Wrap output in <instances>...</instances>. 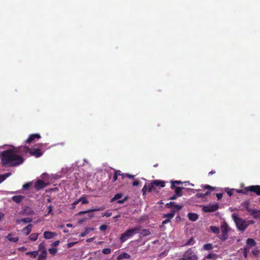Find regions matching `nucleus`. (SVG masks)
Segmentation results:
<instances>
[{"label":"nucleus","instance_id":"obj_48","mask_svg":"<svg viewBox=\"0 0 260 260\" xmlns=\"http://www.w3.org/2000/svg\"><path fill=\"white\" fill-rule=\"evenodd\" d=\"M147 190V185L146 184H145V185L143 186V187L142 189V191L143 196L146 195Z\"/></svg>","mask_w":260,"mask_h":260},{"label":"nucleus","instance_id":"obj_26","mask_svg":"<svg viewBox=\"0 0 260 260\" xmlns=\"http://www.w3.org/2000/svg\"><path fill=\"white\" fill-rule=\"evenodd\" d=\"M153 182L155 186H160L161 187H164L165 186V182L164 181L155 180L153 181Z\"/></svg>","mask_w":260,"mask_h":260},{"label":"nucleus","instance_id":"obj_10","mask_svg":"<svg viewBox=\"0 0 260 260\" xmlns=\"http://www.w3.org/2000/svg\"><path fill=\"white\" fill-rule=\"evenodd\" d=\"M248 189L250 192H254L257 196H260V185L249 186Z\"/></svg>","mask_w":260,"mask_h":260},{"label":"nucleus","instance_id":"obj_47","mask_svg":"<svg viewBox=\"0 0 260 260\" xmlns=\"http://www.w3.org/2000/svg\"><path fill=\"white\" fill-rule=\"evenodd\" d=\"M112 215V212L109 211H107L105 213H103L102 214V216L103 217L106 216V217H110Z\"/></svg>","mask_w":260,"mask_h":260},{"label":"nucleus","instance_id":"obj_55","mask_svg":"<svg viewBox=\"0 0 260 260\" xmlns=\"http://www.w3.org/2000/svg\"><path fill=\"white\" fill-rule=\"evenodd\" d=\"M196 197L198 198H204V193H198L196 194Z\"/></svg>","mask_w":260,"mask_h":260},{"label":"nucleus","instance_id":"obj_56","mask_svg":"<svg viewBox=\"0 0 260 260\" xmlns=\"http://www.w3.org/2000/svg\"><path fill=\"white\" fill-rule=\"evenodd\" d=\"M139 184H140V182L138 180H135L133 182V185L134 186H138Z\"/></svg>","mask_w":260,"mask_h":260},{"label":"nucleus","instance_id":"obj_51","mask_svg":"<svg viewBox=\"0 0 260 260\" xmlns=\"http://www.w3.org/2000/svg\"><path fill=\"white\" fill-rule=\"evenodd\" d=\"M80 202L79 200H77L75 201H74L73 204H72V208L74 209L75 208V206L79 203Z\"/></svg>","mask_w":260,"mask_h":260},{"label":"nucleus","instance_id":"obj_1","mask_svg":"<svg viewBox=\"0 0 260 260\" xmlns=\"http://www.w3.org/2000/svg\"><path fill=\"white\" fill-rule=\"evenodd\" d=\"M29 150L28 147L21 146L13 147L12 148L0 152V159L3 167H14L22 164L24 158L21 156L23 151Z\"/></svg>","mask_w":260,"mask_h":260},{"label":"nucleus","instance_id":"obj_17","mask_svg":"<svg viewBox=\"0 0 260 260\" xmlns=\"http://www.w3.org/2000/svg\"><path fill=\"white\" fill-rule=\"evenodd\" d=\"M104 209V207H99V208H93V209H90V210H88L80 211V212H79L78 213V214L79 215H82V214H85V213H87V212H89V211H92L93 212H95V211H102V210H103Z\"/></svg>","mask_w":260,"mask_h":260},{"label":"nucleus","instance_id":"obj_5","mask_svg":"<svg viewBox=\"0 0 260 260\" xmlns=\"http://www.w3.org/2000/svg\"><path fill=\"white\" fill-rule=\"evenodd\" d=\"M29 150L27 151H23V154L29 153L30 155L34 156L36 157H40L43 154V152L41 150L40 148L34 147L32 149H30L28 147Z\"/></svg>","mask_w":260,"mask_h":260},{"label":"nucleus","instance_id":"obj_22","mask_svg":"<svg viewBox=\"0 0 260 260\" xmlns=\"http://www.w3.org/2000/svg\"><path fill=\"white\" fill-rule=\"evenodd\" d=\"M139 227V232L137 233L140 234L143 236H147L150 234V232L147 229H141L140 226Z\"/></svg>","mask_w":260,"mask_h":260},{"label":"nucleus","instance_id":"obj_2","mask_svg":"<svg viewBox=\"0 0 260 260\" xmlns=\"http://www.w3.org/2000/svg\"><path fill=\"white\" fill-rule=\"evenodd\" d=\"M139 230V226H136L134 228H131L126 230L124 233L121 235L120 237V242L121 243L124 242L128 238L132 237L135 234H137Z\"/></svg>","mask_w":260,"mask_h":260},{"label":"nucleus","instance_id":"obj_23","mask_svg":"<svg viewBox=\"0 0 260 260\" xmlns=\"http://www.w3.org/2000/svg\"><path fill=\"white\" fill-rule=\"evenodd\" d=\"M6 238L11 242H18L19 238L18 237H12V234L11 233H9L6 237Z\"/></svg>","mask_w":260,"mask_h":260},{"label":"nucleus","instance_id":"obj_59","mask_svg":"<svg viewBox=\"0 0 260 260\" xmlns=\"http://www.w3.org/2000/svg\"><path fill=\"white\" fill-rule=\"evenodd\" d=\"M11 175V173H7L4 175H2L3 176V177H5V180L8 177H9Z\"/></svg>","mask_w":260,"mask_h":260},{"label":"nucleus","instance_id":"obj_25","mask_svg":"<svg viewBox=\"0 0 260 260\" xmlns=\"http://www.w3.org/2000/svg\"><path fill=\"white\" fill-rule=\"evenodd\" d=\"M47 253L46 250L42 251L40 254L39 255L38 260H45L47 257Z\"/></svg>","mask_w":260,"mask_h":260},{"label":"nucleus","instance_id":"obj_35","mask_svg":"<svg viewBox=\"0 0 260 260\" xmlns=\"http://www.w3.org/2000/svg\"><path fill=\"white\" fill-rule=\"evenodd\" d=\"M210 228L211 231L214 234H218L219 233V229L217 226H211Z\"/></svg>","mask_w":260,"mask_h":260},{"label":"nucleus","instance_id":"obj_19","mask_svg":"<svg viewBox=\"0 0 260 260\" xmlns=\"http://www.w3.org/2000/svg\"><path fill=\"white\" fill-rule=\"evenodd\" d=\"M24 199V197L21 195L15 196L12 198V200L16 203L19 204Z\"/></svg>","mask_w":260,"mask_h":260},{"label":"nucleus","instance_id":"obj_49","mask_svg":"<svg viewBox=\"0 0 260 260\" xmlns=\"http://www.w3.org/2000/svg\"><path fill=\"white\" fill-rule=\"evenodd\" d=\"M30 185H31V183H25L24 184L23 186H22V188L24 190H26L28 188H29L30 186Z\"/></svg>","mask_w":260,"mask_h":260},{"label":"nucleus","instance_id":"obj_38","mask_svg":"<svg viewBox=\"0 0 260 260\" xmlns=\"http://www.w3.org/2000/svg\"><path fill=\"white\" fill-rule=\"evenodd\" d=\"M48 251L50 254H51L52 255H55L57 253V249L54 248H50L48 250Z\"/></svg>","mask_w":260,"mask_h":260},{"label":"nucleus","instance_id":"obj_36","mask_svg":"<svg viewBox=\"0 0 260 260\" xmlns=\"http://www.w3.org/2000/svg\"><path fill=\"white\" fill-rule=\"evenodd\" d=\"M115 173L117 174V176H121L122 179L125 178V173H122L120 170H116L114 169Z\"/></svg>","mask_w":260,"mask_h":260},{"label":"nucleus","instance_id":"obj_14","mask_svg":"<svg viewBox=\"0 0 260 260\" xmlns=\"http://www.w3.org/2000/svg\"><path fill=\"white\" fill-rule=\"evenodd\" d=\"M256 244L255 241L252 238H248L246 241V246L248 249L255 246Z\"/></svg>","mask_w":260,"mask_h":260},{"label":"nucleus","instance_id":"obj_60","mask_svg":"<svg viewBox=\"0 0 260 260\" xmlns=\"http://www.w3.org/2000/svg\"><path fill=\"white\" fill-rule=\"evenodd\" d=\"M48 214H53L52 213V207L51 206H49L48 208Z\"/></svg>","mask_w":260,"mask_h":260},{"label":"nucleus","instance_id":"obj_3","mask_svg":"<svg viewBox=\"0 0 260 260\" xmlns=\"http://www.w3.org/2000/svg\"><path fill=\"white\" fill-rule=\"evenodd\" d=\"M233 218L236 223L237 229L241 231H245L248 226L245 220L237 217L235 214L232 215Z\"/></svg>","mask_w":260,"mask_h":260},{"label":"nucleus","instance_id":"obj_27","mask_svg":"<svg viewBox=\"0 0 260 260\" xmlns=\"http://www.w3.org/2000/svg\"><path fill=\"white\" fill-rule=\"evenodd\" d=\"M93 231V228H86L85 229V231L83 233H82L81 234H80V237H85L86 235H87V234H88V233L90 232H91V231Z\"/></svg>","mask_w":260,"mask_h":260},{"label":"nucleus","instance_id":"obj_29","mask_svg":"<svg viewBox=\"0 0 260 260\" xmlns=\"http://www.w3.org/2000/svg\"><path fill=\"white\" fill-rule=\"evenodd\" d=\"M25 254L30 255L32 258H36L38 255V251H30L26 252Z\"/></svg>","mask_w":260,"mask_h":260},{"label":"nucleus","instance_id":"obj_44","mask_svg":"<svg viewBox=\"0 0 260 260\" xmlns=\"http://www.w3.org/2000/svg\"><path fill=\"white\" fill-rule=\"evenodd\" d=\"M249 249L247 247H244L243 248V255L244 257L246 258L247 256L248 253L249 252Z\"/></svg>","mask_w":260,"mask_h":260},{"label":"nucleus","instance_id":"obj_24","mask_svg":"<svg viewBox=\"0 0 260 260\" xmlns=\"http://www.w3.org/2000/svg\"><path fill=\"white\" fill-rule=\"evenodd\" d=\"M32 220V219L30 217L22 218L20 220H17L16 222L18 224L20 223V222H23L25 223H30Z\"/></svg>","mask_w":260,"mask_h":260},{"label":"nucleus","instance_id":"obj_12","mask_svg":"<svg viewBox=\"0 0 260 260\" xmlns=\"http://www.w3.org/2000/svg\"><path fill=\"white\" fill-rule=\"evenodd\" d=\"M41 138V136L38 134H31L29 136L27 139L25 141V143H30L32 142L35 139H39Z\"/></svg>","mask_w":260,"mask_h":260},{"label":"nucleus","instance_id":"obj_63","mask_svg":"<svg viewBox=\"0 0 260 260\" xmlns=\"http://www.w3.org/2000/svg\"><path fill=\"white\" fill-rule=\"evenodd\" d=\"M226 192L230 197H231L233 195L232 190H229L228 191H226Z\"/></svg>","mask_w":260,"mask_h":260},{"label":"nucleus","instance_id":"obj_15","mask_svg":"<svg viewBox=\"0 0 260 260\" xmlns=\"http://www.w3.org/2000/svg\"><path fill=\"white\" fill-rule=\"evenodd\" d=\"M44 238L46 239H50L56 235V233L52 232L45 231L44 232Z\"/></svg>","mask_w":260,"mask_h":260},{"label":"nucleus","instance_id":"obj_57","mask_svg":"<svg viewBox=\"0 0 260 260\" xmlns=\"http://www.w3.org/2000/svg\"><path fill=\"white\" fill-rule=\"evenodd\" d=\"M88 213V216L89 218H92L94 216L93 213L92 211H89L87 212Z\"/></svg>","mask_w":260,"mask_h":260},{"label":"nucleus","instance_id":"obj_62","mask_svg":"<svg viewBox=\"0 0 260 260\" xmlns=\"http://www.w3.org/2000/svg\"><path fill=\"white\" fill-rule=\"evenodd\" d=\"M178 197V195H177L176 194H175L173 196H172L170 198V199L171 200H174L176 199Z\"/></svg>","mask_w":260,"mask_h":260},{"label":"nucleus","instance_id":"obj_50","mask_svg":"<svg viewBox=\"0 0 260 260\" xmlns=\"http://www.w3.org/2000/svg\"><path fill=\"white\" fill-rule=\"evenodd\" d=\"M107 229V225L106 224H102L101 225L100 228H99V229L100 230V231H105L106 229Z\"/></svg>","mask_w":260,"mask_h":260},{"label":"nucleus","instance_id":"obj_6","mask_svg":"<svg viewBox=\"0 0 260 260\" xmlns=\"http://www.w3.org/2000/svg\"><path fill=\"white\" fill-rule=\"evenodd\" d=\"M219 208L218 204H209L206 206H204L202 210L205 212H212L216 211Z\"/></svg>","mask_w":260,"mask_h":260},{"label":"nucleus","instance_id":"obj_18","mask_svg":"<svg viewBox=\"0 0 260 260\" xmlns=\"http://www.w3.org/2000/svg\"><path fill=\"white\" fill-rule=\"evenodd\" d=\"M32 225L31 224H29L22 230V232L25 235H28L30 233V232L32 230Z\"/></svg>","mask_w":260,"mask_h":260},{"label":"nucleus","instance_id":"obj_53","mask_svg":"<svg viewBox=\"0 0 260 260\" xmlns=\"http://www.w3.org/2000/svg\"><path fill=\"white\" fill-rule=\"evenodd\" d=\"M59 243H60L59 241H58V240L55 241V242H54L53 243H52V246L54 247H57L58 246Z\"/></svg>","mask_w":260,"mask_h":260},{"label":"nucleus","instance_id":"obj_58","mask_svg":"<svg viewBox=\"0 0 260 260\" xmlns=\"http://www.w3.org/2000/svg\"><path fill=\"white\" fill-rule=\"evenodd\" d=\"M76 243V242H70V243H69L67 244V247L68 248H71V247H73Z\"/></svg>","mask_w":260,"mask_h":260},{"label":"nucleus","instance_id":"obj_41","mask_svg":"<svg viewBox=\"0 0 260 260\" xmlns=\"http://www.w3.org/2000/svg\"><path fill=\"white\" fill-rule=\"evenodd\" d=\"M155 184H154V182H152L151 184H149L147 187H148V191L151 192L152 191L153 189L154 188Z\"/></svg>","mask_w":260,"mask_h":260},{"label":"nucleus","instance_id":"obj_33","mask_svg":"<svg viewBox=\"0 0 260 260\" xmlns=\"http://www.w3.org/2000/svg\"><path fill=\"white\" fill-rule=\"evenodd\" d=\"M24 212L26 213L27 215H32L34 214V211L28 207H26L24 209Z\"/></svg>","mask_w":260,"mask_h":260},{"label":"nucleus","instance_id":"obj_43","mask_svg":"<svg viewBox=\"0 0 260 260\" xmlns=\"http://www.w3.org/2000/svg\"><path fill=\"white\" fill-rule=\"evenodd\" d=\"M194 243V241L193 240V238H191L189 239L186 243L185 244V245H192Z\"/></svg>","mask_w":260,"mask_h":260},{"label":"nucleus","instance_id":"obj_20","mask_svg":"<svg viewBox=\"0 0 260 260\" xmlns=\"http://www.w3.org/2000/svg\"><path fill=\"white\" fill-rule=\"evenodd\" d=\"M131 255L127 253L122 252L117 257V260H121L122 259H128Z\"/></svg>","mask_w":260,"mask_h":260},{"label":"nucleus","instance_id":"obj_7","mask_svg":"<svg viewBox=\"0 0 260 260\" xmlns=\"http://www.w3.org/2000/svg\"><path fill=\"white\" fill-rule=\"evenodd\" d=\"M122 196H123V194L121 193H118L116 194L114 196V197L111 199V202H113L115 201H117L116 203L118 204L123 203L127 199V197H125L122 200H119L122 198Z\"/></svg>","mask_w":260,"mask_h":260},{"label":"nucleus","instance_id":"obj_39","mask_svg":"<svg viewBox=\"0 0 260 260\" xmlns=\"http://www.w3.org/2000/svg\"><path fill=\"white\" fill-rule=\"evenodd\" d=\"M38 249L39 251H43V250H46L45 249L44 243H41L39 244V245L38 246Z\"/></svg>","mask_w":260,"mask_h":260},{"label":"nucleus","instance_id":"obj_31","mask_svg":"<svg viewBox=\"0 0 260 260\" xmlns=\"http://www.w3.org/2000/svg\"><path fill=\"white\" fill-rule=\"evenodd\" d=\"M213 248V246L212 243L205 244L203 246V249L206 250H211Z\"/></svg>","mask_w":260,"mask_h":260},{"label":"nucleus","instance_id":"obj_42","mask_svg":"<svg viewBox=\"0 0 260 260\" xmlns=\"http://www.w3.org/2000/svg\"><path fill=\"white\" fill-rule=\"evenodd\" d=\"M202 188L204 190H205V189L214 190V187H212L210 185H208V184L202 186Z\"/></svg>","mask_w":260,"mask_h":260},{"label":"nucleus","instance_id":"obj_28","mask_svg":"<svg viewBox=\"0 0 260 260\" xmlns=\"http://www.w3.org/2000/svg\"><path fill=\"white\" fill-rule=\"evenodd\" d=\"M248 188H249V186H247V187H244L243 189L237 190V192L239 193L247 194L248 192L250 191L249 190Z\"/></svg>","mask_w":260,"mask_h":260},{"label":"nucleus","instance_id":"obj_64","mask_svg":"<svg viewBox=\"0 0 260 260\" xmlns=\"http://www.w3.org/2000/svg\"><path fill=\"white\" fill-rule=\"evenodd\" d=\"M94 237L90 238H88V239H86V241L87 242L89 243V242H91L93 241V240H94Z\"/></svg>","mask_w":260,"mask_h":260},{"label":"nucleus","instance_id":"obj_32","mask_svg":"<svg viewBox=\"0 0 260 260\" xmlns=\"http://www.w3.org/2000/svg\"><path fill=\"white\" fill-rule=\"evenodd\" d=\"M80 202H81L82 204H87L88 203V200L86 199V197L85 195L82 196L79 199Z\"/></svg>","mask_w":260,"mask_h":260},{"label":"nucleus","instance_id":"obj_37","mask_svg":"<svg viewBox=\"0 0 260 260\" xmlns=\"http://www.w3.org/2000/svg\"><path fill=\"white\" fill-rule=\"evenodd\" d=\"M221 233H227L229 232V228L227 225L221 226Z\"/></svg>","mask_w":260,"mask_h":260},{"label":"nucleus","instance_id":"obj_21","mask_svg":"<svg viewBox=\"0 0 260 260\" xmlns=\"http://www.w3.org/2000/svg\"><path fill=\"white\" fill-rule=\"evenodd\" d=\"M188 217L190 220L192 221H195L198 219L199 216L196 213L190 212V213H188Z\"/></svg>","mask_w":260,"mask_h":260},{"label":"nucleus","instance_id":"obj_45","mask_svg":"<svg viewBox=\"0 0 260 260\" xmlns=\"http://www.w3.org/2000/svg\"><path fill=\"white\" fill-rule=\"evenodd\" d=\"M111 252V250L110 248H104L102 250V253L104 254H110Z\"/></svg>","mask_w":260,"mask_h":260},{"label":"nucleus","instance_id":"obj_52","mask_svg":"<svg viewBox=\"0 0 260 260\" xmlns=\"http://www.w3.org/2000/svg\"><path fill=\"white\" fill-rule=\"evenodd\" d=\"M135 175H131V174H129L128 173H125V178L127 177V178H130V179H134L135 178Z\"/></svg>","mask_w":260,"mask_h":260},{"label":"nucleus","instance_id":"obj_8","mask_svg":"<svg viewBox=\"0 0 260 260\" xmlns=\"http://www.w3.org/2000/svg\"><path fill=\"white\" fill-rule=\"evenodd\" d=\"M166 207L168 208H174L173 209L176 211L181 210L183 206L181 205H177L174 202H171L167 203L166 205Z\"/></svg>","mask_w":260,"mask_h":260},{"label":"nucleus","instance_id":"obj_34","mask_svg":"<svg viewBox=\"0 0 260 260\" xmlns=\"http://www.w3.org/2000/svg\"><path fill=\"white\" fill-rule=\"evenodd\" d=\"M218 237L222 240L225 241L228 239V234L221 233V234L218 236Z\"/></svg>","mask_w":260,"mask_h":260},{"label":"nucleus","instance_id":"obj_9","mask_svg":"<svg viewBox=\"0 0 260 260\" xmlns=\"http://www.w3.org/2000/svg\"><path fill=\"white\" fill-rule=\"evenodd\" d=\"M47 184L45 183L42 180H38L35 184L34 187L37 191L40 190L41 189L45 188Z\"/></svg>","mask_w":260,"mask_h":260},{"label":"nucleus","instance_id":"obj_16","mask_svg":"<svg viewBox=\"0 0 260 260\" xmlns=\"http://www.w3.org/2000/svg\"><path fill=\"white\" fill-rule=\"evenodd\" d=\"M175 212L176 210H175L174 209H172L170 213L164 214L163 218H166L167 219L170 221L171 219L174 217Z\"/></svg>","mask_w":260,"mask_h":260},{"label":"nucleus","instance_id":"obj_54","mask_svg":"<svg viewBox=\"0 0 260 260\" xmlns=\"http://www.w3.org/2000/svg\"><path fill=\"white\" fill-rule=\"evenodd\" d=\"M117 177H118L117 174L114 173L113 176L112 182H115L117 180Z\"/></svg>","mask_w":260,"mask_h":260},{"label":"nucleus","instance_id":"obj_11","mask_svg":"<svg viewBox=\"0 0 260 260\" xmlns=\"http://www.w3.org/2000/svg\"><path fill=\"white\" fill-rule=\"evenodd\" d=\"M243 204H244V207L245 209L247 211L250 212L251 213V214L254 215V214L258 213V212H259V211L257 210L256 209H251L250 208H249V201H245Z\"/></svg>","mask_w":260,"mask_h":260},{"label":"nucleus","instance_id":"obj_13","mask_svg":"<svg viewBox=\"0 0 260 260\" xmlns=\"http://www.w3.org/2000/svg\"><path fill=\"white\" fill-rule=\"evenodd\" d=\"M171 188L175 190V194L178 195V196L181 197L182 196V190L184 189V187H178L173 184V185H171Z\"/></svg>","mask_w":260,"mask_h":260},{"label":"nucleus","instance_id":"obj_40","mask_svg":"<svg viewBox=\"0 0 260 260\" xmlns=\"http://www.w3.org/2000/svg\"><path fill=\"white\" fill-rule=\"evenodd\" d=\"M214 257H217V255L215 253H211L208 254L206 257L205 258L207 259H211Z\"/></svg>","mask_w":260,"mask_h":260},{"label":"nucleus","instance_id":"obj_46","mask_svg":"<svg viewBox=\"0 0 260 260\" xmlns=\"http://www.w3.org/2000/svg\"><path fill=\"white\" fill-rule=\"evenodd\" d=\"M171 185H173V184H174V185H179V184H182L183 182H181V181L176 180V181H171Z\"/></svg>","mask_w":260,"mask_h":260},{"label":"nucleus","instance_id":"obj_4","mask_svg":"<svg viewBox=\"0 0 260 260\" xmlns=\"http://www.w3.org/2000/svg\"><path fill=\"white\" fill-rule=\"evenodd\" d=\"M179 260H198V256L190 248L186 251L182 257Z\"/></svg>","mask_w":260,"mask_h":260},{"label":"nucleus","instance_id":"obj_30","mask_svg":"<svg viewBox=\"0 0 260 260\" xmlns=\"http://www.w3.org/2000/svg\"><path fill=\"white\" fill-rule=\"evenodd\" d=\"M39 234L37 233H32L29 236V239L32 241H36L38 238Z\"/></svg>","mask_w":260,"mask_h":260},{"label":"nucleus","instance_id":"obj_61","mask_svg":"<svg viewBox=\"0 0 260 260\" xmlns=\"http://www.w3.org/2000/svg\"><path fill=\"white\" fill-rule=\"evenodd\" d=\"M216 197H217L218 200L221 199L222 197V193H216Z\"/></svg>","mask_w":260,"mask_h":260}]
</instances>
